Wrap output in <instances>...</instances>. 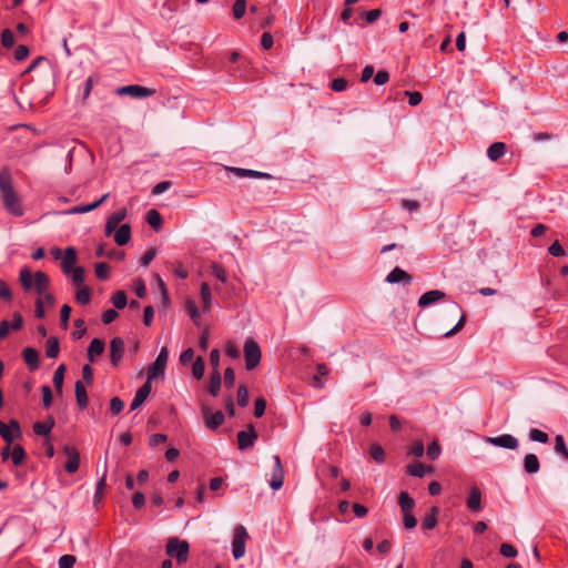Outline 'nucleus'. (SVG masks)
Instances as JSON below:
<instances>
[{
	"mask_svg": "<svg viewBox=\"0 0 568 568\" xmlns=\"http://www.w3.org/2000/svg\"><path fill=\"white\" fill-rule=\"evenodd\" d=\"M19 282L26 292L34 290L39 297L42 298V303H47L50 306L54 304V296L47 293L50 286V278L44 272L37 271L32 274L30 268L23 267L20 270Z\"/></svg>",
	"mask_w": 568,
	"mask_h": 568,
	"instance_id": "f257e3e1",
	"label": "nucleus"
},
{
	"mask_svg": "<svg viewBox=\"0 0 568 568\" xmlns=\"http://www.w3.org/2000/svg\"><path fill=\"white\" fill-rule=\"evenodd\" d=\"M0 196L4 210L13 216H22L23 207L21 197L17 193L11 172L8 168L0 170Z\"/></svg>",
	"mask_w": 568,
	"mask_h": 568,
	"instance_id": "f03ea898",
	"label": "nucleus"
},
{
	"mask_svg": "<svg viewBox=\"0 0 568 568\" xmlns=\"http://www.w3.org/2000/svg\"><path fill=\"white\" fill-rule=\"evenodd\" d=\"M245 368L254 369L261 362V348L253 338H247L244 343Z\"/></svg>",
	"mask_w": 568,
	"mask_h": 568,
	"instance_id": "7ed1b4c3",
	"label": "nucleus"
},
{
	"mask_svg": "<svg viewBox=\"0 0 568 568\" xmlns=\"http://www.w3.org/2000/svg\"><path fill=\"white\" fill-rule=\"evenodd\" d=\"M248 538L247 530L244 526L239 525L234 529L232 540V555L234 559H240L245 555V544Z\"/></svg>",
	"mask_w": 568,
	"mask_h": 568,
	"instance_id": "20e7f679",
	"label": "nucleus"
},
{
	"mask_svg": "<svg viewBox=\"0 0 568 568\" xmlns=\"http://www.w3.org/2000/svg\"><path fill=\"white\" fill-rule=\"evenodd\" d=\"M169 352L166 347H162L154 363L150 366L148 371V379L152 383V381L158 378H163L165 373V367L168 364Z\"/></svg>",
	"mask_w": 568,
	"mask_h": 568,
	"instance_id": "39448f33",
	"label": "nucleus"
},
{
	"mask_svg": "<svg viewBox=\"0 0 568 568\" xmlns=\"http://www.w3.org/2000/svg\"><path fill=\"white\" fill-rule=\"evenodd\" d=\"M0 436L8 445H11L14 438L21 437V428L18 420L10 419L8 425L0 420Z\"/></svg>",
	"mask_w": 568,
	"mask_h": 568,
	"instance_id": "423d86ee",
	"label": "nucleus"
},
{
	"mask_svg": "<svg viewBox=\"0 0 568 568\" xmlns=\"http://www.w3.org/2000/svg\"><path fill=\"white\" fill-rule=\"evenodd\" d=\"M202 413L204 424L210 430H216L224 423L225 417L222 410L213 412L210 407H203Z\"/></svg>",
	"mask_w": 568,
	"mask_h": 568,
	"instance_id": "0eeeda50",
	"label": "nucleus"
},
{
	"mask_svg": "<svg viewBox=\"0 0 568 568\" xmlns=\"http://www.w3.org/2000/svg\"><path fill=\"white\" fill-rule=\"evenodd\" d=\"M236 437H237L239 449L245 450V449L254 446L255 440L257 439L258 435H257L254 426L252 424H250L245 430L239 432Z\"/></svg>",
	"mask_w": 568,
	"mask_h": 568,
	"instance_id": "6e6552de",
	"label": "nucleus"
},
{
	"mask_svg": "<svg viewBox=\"0 0 568 568\" xmlns=\"http://www.w3.org/2000/svg\"><path fill=\"white\" fill-rule=\"evenodd\" d=\"M485 442L497 447L506 449H517L519 446L518 439L510 434H503L496 437H485Z\"/></svg>",
	"mask_w": 568,
	"mask_h": 568,
	"instance_id": "1a4fd4ad",
	"label": "nucleus"
},
{
	"mask_svg": "<svg viewBox=\"0 0 568 568\" xmlns=\"http://www.w3.org/2000/svg\"><path fill=\"white\" fill-rule=\"evenodd\" d=\"M116 93L120 95H130L132 98H148L154 94V90L139 84H130L118 88Z\"/></svg>",
	"mask_w": 568,
	"mask_h": 568,
	"instance_id": "9d476101",
	"label": "nucleus"
},
{
	"mask_svg": "<svg viewBox=\"0 0 568 568\" xmlns=\"http://www.w3.org/2000/svg\"><path fill=\"white\" fill-rule=\"evenodd\" d=\"M63 452L68 458L64 464V469L69 474H73L79 469L80 466V454L75 447L65 445Z\"/></svg>",
	"mask_w": 568,
	"mask_h": 568,
	"instance_id": "9b49d317",
	"label": "nucleus"
},
{
	"mask_svg": "<svg viewBox=\"0 0 568 568\" xmlns=\"http://www.w3.org/2000/svg\"><path fill=\"white\" fill-rule=\"evenodd\" d=\"M124 354V342L121 337H113L110 342V361L118 367Z\"/></svg>",
	"mask_w": 568,
	"mask_h": 568,
	"instance_id": "f8f14e48",
	"label": "nucleus"
},
{
	"mask_svg": "<svg viewBox=\"0 0 568 568\" xmlns=\"http://www.w3.org/2000/svg\"><path fill=\"white\" fill-rule=\"evenodd\" d=\"M274 459V469L272 473V479L270 481V486L274 490H278L283 486L284 481V469L281 463L280 456H273Z\"/></svg>",
	"mask_w": 568,
	"mask_h": 568,
	"instance_id": "ddd939ff",
	"label": "nucleus"
},
{
	"mask_svg": "<svg viewBox=\"0 0 568 568\" xmlns=\"http://www.w3.org/2000/svg\"><path fill=\"white\" fill-rule=\"evenodd\" d=\"M152 389V383L150 381H146L135 393V396L131 403V410L136 409L140 407L145 399L149 397Z\"/></svg>",
	"mask_w": 568,
	"mask_h": 568,
	"instance_id": "4468645a",
	"label": "nucleus"
},
{
	"mask_svg": "<svg viewBox=\"0 0 568 568\" xmlns=\"http://www.w3.org/2000/svg\"><path fill=\"white\" fill-rule=\"evenodd\" d=\"M446 294L439 290H433L424 293L418 300L419 307H427L436 302L444 300Z\"/></svg>",
	"mask_w": 568,
	"mask_h": 568,
	"instance_id": "2eb2a0df",
	"label": "nucleus"
},
{
	"mask_svg": "<svg viewBox=\"0 0 568 568\" xmlns=\"http://www.w3.org/2000/svg\"><path fill=\"white\" fill-rule=\"evenodd\" d=\"M77 263V252H75V248L72 247V246H69L65 248L64 251V256H63V260H62V263H61V268H62V272L64 274H70L71 271Z\"/></svg>",
	"mask_w": 568,
	"mask_h": 568,
	"instance_id": "dca6fc26",
	"label": "nucleus"
},
{
	"mask_svg": "<svg viewBox=\"0 0 568 568\" xmlns=\"http://www.w3.org/2000/svg\"><path fill=\"white\" fill-rule=\"evenodd\" d=\"M229 171L234 173L237 178H252V179H271V174L255 171V170H248V169H242V168H229Z\"/></svg>",
	"mask_w": 568,
	"mask_h": 568,
	"instance_id": "f3484780",
	"label": "nucleus"
},
{
	"mask_svg": "<svg viewBox=\"0 0 568 568\" xmlns=\"http://www.w3.org/2000/svg\"><path fill=\"white\" fill-rule=\"evenodd\" d=\"M412 276L400 267L396 266L393 268L389 274L386 276V282L388 283H399L404 282L405 284L412 283Z\"/></svg>",
	"mask_w": 568,
	"mask_h": 568,
	"instance_id": "a211bd4d",
	"label": "nucleus"
},
{
	"mask_svg": "<svg viewBox=\"0 0 568 568\" xmlns=\"http://www.w3.org/2000/svg\"><path fill=\"white\" fill-rule=\"evenodd\" d=\"M467 507L470 511H479L481 509V491L477 486H473L467 498Z\"/></svg>",
	"mask_w": 568,
	"mask_h": 568,
	"instance_id": "6ab92c4d",
	"label": "nucleus"
},
{
	"mask_svg": "<svg viewBox=\"0 0 568 568\" xmlns=\"http://www.w3.org/2000/svg\"><path fill=\"white\" fill-rule=\"evenodd\" d=\"M109 197V193L103 194L98 201L90 204H81L73 206L70 209L71 214H84L98 209L106 199Z\"/></svg>",
	"mask_w": 568,
	"mask_h": 568,
	"instance_id": "aec40b11",
	"label": "nucleus"
},
{
	"mask_svg": "<svg viewBox=\"0 0 568 568\" xmlns=\"http://www.w3.org/2000/svg\"><path fill=\"white\" fill-rule=\"evenodd\" d=\"M75 400L80 409L88 407V394L84 384L81 381H77L74 384Z\"/></svg>",
	"mask_w": 568,
	"mask_h": 568,
	"instance_id": "412c9836",
	"label": "nucleus"
},
{
	"mask_svg": "<svg viewBox=\"0 0 568 568\" xmlns=\"http://www.w3.org/2000/svg\"><path fill=\"white\" fill-rule=\"evenodd\" d=\"M54 427V419L49 416L45 422H37L33 425V432L38 436L49 437L51 429Z\"/></svg>",
	"mask_w": 568,
	"mask_h": 568,
	"instance_id": "4be33fe9",
	"label": "nucleus"
},
{
	"mask_svg": "<svg viewBox=\"0 0 568 568\" xmlns=\"http://www.w3.org/2000/svg\"><path fill=\"white\" fill-rule=\"evenodd\" d=\"M184 307H185L186 314L190 316L192 322L196 326H200L201 325V314H200V310H199L195 301L192 298H186L185 303H184Z\"/></svg>",
	"mask_w": 568,
	"mask_h": 568,
	"instance_id": "5701e85b",
	"label": "nucleus"
},
{
	"mask_svg": "<svg viewBox=\"0 0 568 568\" xmlns=\"http://www.w3.org/2000/svg\"><path fill=\"white\" fill-rule=\"evenodd\" d=\"M524 469L527 474L532 475L539 471L540 463L537 455L530 453L524 457Z\"/></svg>",
	"mask_w": 568,
	"mask_h": 568,
	"instance_id": "b1692460",
	"label": "nucleus"
},
{
	"mask_svg": "<svg viewBox=\"0 0 568 568\" xmlns=\"http://www.w3.org/2000/svg\"><path fill=\"white\" fill-rule=\"evenodd\" d=\"M131 239V226L129 224H122L118 227L114 233V242L122 246L125 245Z\"/></svg>",
	"mask_w": 568,
	"mask_h": 568,
	"instance_id": "393cba45",
	"label": "nucleus"
},
{
	"mask_svg": "<svg viewBox=\"0 0 568 568\" xmlns=\"http://www.w3.org/2000/svg\"><path fill=\"white\" fill-rule=\"evenodd\" d=\"M104 352V342L100 338H93L88 347V359L93 363L95 356Z\"/></svg>",
	"mask_w": 568,
	"mask_h": 568,
	"instance_id": "a878e982",
	"label": "nucleus"
},
{
	"mask_svg": "<svg viewBox=\"0 0 568 568\" xmlns=\"http://www.w3.org/2000/svg\"><path fill=\"white\" fill-rule=\"evenodd\" d=\"M201 303L204 312H210L212 306L211 287L206 282L201 284L200 288Z\"/></svg>",
	"mask_w": 568,
	"mask_h": 568,
	"instance_id": "bb28decb",
	"label": "nucleus"
},
{
	"mask_svg": "<svg viewBox=\"0 0 568 568\" xmlns=\"http://www.w3.org/2000/svg\"><path fill=\"white\" fill-rule=\"evenodd\" d=\"M23 359L31 369H36L39 365V353L36 348L27 347L22 352Z\"/></svg>",
	"mask_w": 568,
	"mask_h": 568,
	"instance_id": "cd10ccee",
	"label": "nucleus"
},
{
	"mask_svg": "<svg viewBox=\"0 0 568 568\" xmlns=\"http://www.w3.org/2000/svg\"><path fill=\"white\" fill-rule=\"evenodd\" d=\"M506 152V145L503 142H494L487 150V156L491 161L499 160Z\"/></svg>",
	"mask_w": 568,
	"mask_h": 568,
	"instance_id": "c85d7f7f",
	"label": "nucleus"
},
{
	"mask_svg": "<svg viewBox=\"0 0 568 568\" xmlns=\"http://www.w3.org/2000/svg\"><path fill=\"white\" fill-rule=\"evenodd\" d=\"M398 505L403 514L412 513L415 506V500L408 495V493L402 491L398 496Z\"/></svg>",
	"mask_w": 568,
	"mask_h": 568,
	"instance_id": "c756f323",
	"label": "nucleus"
},
{
	"mask_svg": "<svg viewBox=\"0 0 568 568\" xmlns=\"http://www.w3.org/2000/svg\"><path fill=\"white\" fill-rule=\"evenodd\" d=\"M64 373H65V366L63 364H61L60 366H58V368L55 369V372L53 374L52 382H53L54 388L58 394L62 393Z\"/></svg>",
	"mask_w": 568,
	"mask_h": 568,
	"instance_id": "7c9ffc66",
	"label": "nucleus"
},
{
	"mask_svg": "<svg viewBox=\"0 0 568 568\" xmlns=\"http://www.w3.org/2000/svg\"><path fill=\"white\" fill-rule=\"evenodd\" d=\"M438 514H439V509L436 506L432 507L430 514L427 515L422 523L423 528L427 529V530L434 529L437 525Z\"/></svg>",
	"mask_w": 568,
	"mask_h": 568,
	"instance_id": "2f4dec72",
	"label": "nucleus"
},
{
	"mask_svg": "<svg viewBox=\"0 0 568 568\" xmlns=\"http://www.w3.org/2000/svg\"><path fill=\"white\" fill-rule=\"evenodd\" d=\"M145 220L152 229H154L155 231L160 230L162 225V217L156 210L152 209L148 211Z\"/></svg>",
	"mask_w": 568,
	"mask_h": 568,
	"instance_id": "473e14b6",
	"label": "nucleus"
},
{
	"mask_svg": "<svg viewBox=\"0 0 568 568\" xmlns=\"http://www.w3.org/2000/svg\"><path fill=\"white\" fill-rule=\"evenodd\" d=\"M221 388V375L220 372H212L209 384V393L216 397Z\"/></svg>",
	"mask_w": 568,
	"mask_h": 568,
	"instance_id": "72a5a7b5",
	"label": "nucleus"
},
{
	"mask_svg": "<svg viewBox=\"0 0 568 568\" xmlns=\"http://www.w3.org/2000/svg\"><path fill=\"white\" fill-rule=\"evenodd\" d=\"M26 459V452L22 446L16 445L11 452V460L14 466H20Z\"/></svg>",
	"mask_w": 568,
	"mask_h": 568,
	"instance_id": "f704fd0d",
	"label": "nucleus"
},
{
	"mask_svg": "<svg viewBox=\"0 0 568 568\" xmlns=\"http://www.w3.org/2000/svg\"><path fill=\"white\" fill-rule=\"evenodd\" d=\"M59 342L55 337L51 336L48 341H47V349H45V355L47 357L49 358H55L58 355H59Z\"/></svg>",
	"mask_w": 568,
	"mask_h": 568,
	"instance_id": "c9c22d12",
	"label": "nucleus"
},
{
	"mask_svg": "<svg viewBox=\"0 0 568 568\" xmlns=\"http://www.w3.org/2000/svg\"><path fill=\"white\" fill-rule=\"evenodd\" d=\"M555 452L561 455L566 460H568V448L565 443V438L562 435H557L555 437Z\"/></svg>",
	"mask_w": 568,
	"mask_h": 568,
	"instance_id": "e433bc0d",
	"label": "nucleus"
},
{
	"mask_svg": "<svg viewBox=\"0 0 568 568\" xmlns=\"http://www.w3.org/2000/svg\"><path fill=\"white\" fill-rule=\"evenodd\" d=\"M529 439L532 442L546 444L549 440V436L547 433H545L538 428H531L529 430Z\"/></svg>",
	"mask_w": 568,
	"mask_h": 568,
	"instance_id": "4c0bfd02",
	"label": "nucleus"
},
{
	"mask_svg": "<svg viewBox=\"0 0 568 568\" xmlns=\"http://www.w3.org/2000/svg\"><path fill=\"white\" fill-rule=\"evenodd\" d=\"M75 301L82 305L89 304L91 301L90 288L87 286H82L80 290H78V292L75 294Z\"/></svg>",
	"mask_w": 568,
	"mask_h": 568,
	"instance_id": "58836bf2",
	"label": "nucleus"
},
{
	"mask_svg": "<svg viewBox=\"0 0 568 568\" xmlns=\"http://www.w3.org/2000/svg\"><path fill=\"white\" fill-rule=\"evenodd\" d=\"M246 12V1L245 0H236L232 8V13L234 19L240 20L244 17Z\"/></svg>",
	"mask_w": 568,
	"mask_h": 568,
	"instance_id": "ea45409f",
	"label": "nucleus"
},
{
	"mask_svg": "<svg viewBox=\"0 0 568 568\" xmlns=\"http://www.w3.org/2000/svg\"><path fill=\"white\" fill-rule=\"evenodd\" d=\"M205 364L201 356H199L192 365V374L194 378L201 379L204 375Z\"/></svg>",
	"mask_w": 568,
	"mask_h": 568,
	"instance_id": "a19ab883",
	"label": "nucleus"
},
{
	"mask_svg": "<svg viewBox=\"0 0 568 568\" xmlns=\"http://www.w3.org/2000/svg\"><path fill=\"white\" fill-rule=\"evenodd\" d=\"M112 304L114 305L115 308H119V310H122L128 304V298H126V294L124 291H118L113 296H112Z\"/></svg>",
	"mask_w": 568,
	"mask_h": 568,
	"instance_id": "79ce46f5",
	"label": "nucleus"
},
{
	"mask_svg": "<svg viewBox=\"0 0 568 568\" xmlns=\"http://www.w3.org/2000/svg\"><path fill=\"white\" fill-rule=\"evenodd\" d=\"M369 454H371V457L375 462H377L379 464L384 463V460H385V453H384V449H383L382 446H379L377 444L372 445L371 448H369Z\"/></svg>",
	"mask_w": 568,
	"mask_h": 568,
	"instance_id": "37998d69",
	"label": "nucleus"
},
{
	"mask_svg": "<svg viewBox=\"0 0 568 568\" xmlns=\"http://www.w3.org/2000/svg\"><path fill=\"white\" fill-rule=\"evenodd\" d=\"M211 274L222 283H226L227 281L226 272L220 264L213 263L211 265Z\"/></svg>",
	"mask_w": 568,
	"mask_h": 568,
	"instance_id": "c03bdc74",
	"label": "nucleus"
},
{
	"mask_svg": "<svg viewBox=\"0 0 568 568\" xmlns=\"http://www.w3.org/2000/svg\"><path fill=\"white\" fill-rule=\"evenodd\" d=\"M407 473L414 477H423L425 475V466L422 463H413L407 467Z\"/></svg>",
	"mask_w": 568,
	"mask_h": 568,
	"instance_id": "a18cd8bd",
	"label": "nucleus"
},
{
	"mask_svg": "<svg viewBox=\"0 0 568 568\" xmlns=\"http://www.w3.org/2000/svg\"><path fill=\"white\" fill-rule=\"evenodd\" d=\"M1 44L9 49V48H12L13 44H14V37H13V33L10 29H4L2 32H1Z\"/></svg>",
	"mask_w": 568,
	"mask_h": 568,
	"instance_id": "49530a36",
	"label": "nucleus"
},
{
	"mask_svg": "<svg viewBox=\"0 0 568 568\" xmlns=\"http://www.w3.org/2000/svg\"><path fill=\"white\" fill-rule=\"evenodd\" d=\"M72 275V282L73 284L81 286L84 282V268L81 266H78L73 268L70 273Z\"/></svg>",
	"mask_w": 568,
	"mask_h": 568,
	"instance_id": "de8ad7c7",
	"label": "nucleus"
},
{
	"mask_svg": "<svg viewBox=\"0 0 568 568\" xmlns=\"http://www.w3.org/2000/svg\"><path fill=\"white\" fill-rule=\"evenodd\" d=\"M499 552L500 555L507 558H514L518 554L517 549L513 545L507 542L500 545Z\"/></svg>",
	"mask_w": 568,
	"mask_h": 568,
	"instance_id": "09e8293b",
	"label": "nucleus"
},
{
	"mask_svg": "<svg viewBox=\"0 0 568 568\" xmlns=\"http://www.w3.org/2000/svg\"><path fill=\"white\" fill-rule=\"evenodd\" d=\"M237 404L241 407H245L248 404V392L244 385L237 388Z\"/></svg>",
	"mask_w": 568,
	"mask_h": 568,
	"instance_id": "8fccbe9b",
	"label": "nucleus"
},
{
	"mask_svg": "<svg viewBox=\"0 0 568 568\" xmlns=\"http://www.w3.org/2000/svg\"><path fill=\"white\" fill-rule=\"evenodd\" d=\"M95 275L99 280L105 281L109 277V265L104 262L95 265Z\"/></svg>",
	"mask_w": 568,
	"mask_h": 568,
	"instance_id": "3c124183",
	"label": "nucleus"
},
{
	"mask_svg": "<svg viewBox=\"0 0 568 568\" xmlns=\"http://www.w3.org/2000/svg\"><path fill=\"white\" fill-rule=\"evenodd\" d=\"M189 549H190L189 542L186 540H181L180 539V544H179V560H180V564L185 562L187 560Z\"/></svg>",
	"mask_w": 568,
	"mask_h": 568,
	"instance_id": "603ef678",
	"label": "nucleus"
},
{
	"mask_svg": "<svg viewBox=\"0 0 568 568\" xmlns=\"http://www.w3.org/2000/svg\"><path fill=\"white\" fill-rule=\"evenodd\" d=\"M77 559L72 555H63L59 558V568H73Z\"/></svg>",
	"mask_w": 568,
	"mask_h": 568,
	"instance_id": "864d4df0",
	"label": "nucleus"
},
{
	"mask_svg": "<svg viewBox=\"0 0 568 568\" xmlns=\"http://www.w3.org/2000/svg\"><path fill=\"white\" fill-rule=\"evenodd\" d=\"M265 408L266 400L263 397L257 398L254 403V416L261 418L265 413Z\"/></svg>",
	"mask_w": 568,
	"mask_h": 568,
	"instance_id": "5fc2aeb1",
	"label": "nucleus"
},
{
	"mask_svg": "<svg viewBox=\"0 0 568 568\" xmlns=\"http://www.w3.org/2000/svg\"><path fill=\"white\" fill-rule=\"evenodd\" d=\"M166 554L172 559H178V537H173L169 539V542L166 545Z\"/></svg>",
	"mask_w": 568,
	"mask_h": 568,
	"instance_id": "6e6d98bb",
	"label": "nucleus"
},
{
	"mask_svg": "<svg viewBox=\"0 0 568 568\" xmlns=\"http://www.w3.org/2000/svg\"><path fill=\"white\" fill-rule=\"evenodd\" d=\"M155 255H156L155 248L151 247V248L146 250V252L140 258V265L143 267L148 266L154 260Z\"/></svg>",
	"mask_w": 568,
	"mask_h": 568,
	"instance_id": "4d7b16f0",
	"label": "nucleus"
},
{
	"mask_svg": "<svg viewBox=\"0 0 568 568\" xmlns=\"http://www.w3.org/2000/svg\"><path fill=\"white\" fill-rule=\"evenodd\" d=\"M153 281H154V283L158 284V288H159V291H160V293L162 295L163 303H166L168 300H169V296H168V290H166L165 283L163 282V280L158 274H155L153 276Z\"/></svg>",
	"mask_w": 568,
	"mask_h": 568,
	"instance_id": "13d9d810",
	"label": "nucleus"
},
{
	"mask_svg": "<svg viewBox=\"0 0 568 568\" xmlns=\"http://www.w3.org/2000/svg\"><path fill=\"white\" fill-rule=\"evenodd\" d=\"M124 407V403L119 397H112L110 400V412L112 415H118Z\"/></svg>",
	"mask_w": 568,
	"mask_h": 568,
	"instance_id": "bf43d9fd",
	"label": "nucleus"
},
{
	"mask_svg": "<svg viewBox=\"0 0 568 568\" xmlns=\"http://www.w3.org/2000/svg\"><path fill=\"white\" fill-rule=\"evenodd\" d=\"M42 404L45 408L50 407L52 404V390L48 385L42 386Z\"/></svg>",
	"mask_w": 568,
	"mask_h": 568,
	"instance_id": "052dcab7",
	"label": "nucleus"
},
{
	"mask_svg": "<svg viewBox=\"0 0 568 568\" xmlns=\"http://www.w3.org/2000/svg\"><path fill=\"white\" fill-rule=\"evenodd\" d=\"M440 455V446L437 442H433L427 448V457L435 460Z\"/></svg>",
	"mask_w": 568,
	"mask_h": 568,
	"instance_id": "680f3d73",
	"label": "nucleus"
},
{
	"mask_svg": "<svg viewBox=\"0 0 568 568\" xmlns=\"http://www.w3.org/2000/svg\"><path fill=\"white\" fill-rule=\"evenodd\" d=\"M235 383V373L232 367H227L224 371V385L227 388H232Z\"/></svg>",
	"mask_w": 568,
	"mask_h": 568,
	"instance_id": "e2e57ef3",
	"label": "nucleus"
},
{
	"mask_svg": "<svg viewBox=\"0 0 568 568\" xmlns=\"http://www.w3.org/2000/svg\"><path fill=\"white\" fill-rule=\"evenodd\" d=\"M405 95L408 97V103L412 106L418 105L423 100V95L418 91H414V92L405 91Z\"/></svg>",
	"mask_w": 568,
	"mask_h": 568,
	"instance_id": "0e129e2a",
	"label": "nucleus"
},
{
	"mask_svg": "<svg viewBox=\"0 0 568 568\" xmlns=\"http://www.w3.org/2000/svg\"><path fill=\"white\" fill-rule=\"evenodd\" d=\"M29 48L24 44H20L17 47L16 51H14V59L17 61H23L24 59H27V57L29 55Z\"/></svg>",
	"mask_w": 568,
	"mask_h": 568,
	"instance_id": "69168bd1",
	"label": "nucleus"
},
{
	"mask_svg": "<svg viewBox=\"0 0 568 568\" xmlns=\"http://www.w3.org/2000/svg\"><path fill=\"white\" fill-rule=\"evenodd\" d=\"M381 16H382V10L381 9H374V10L364 12L362 17H363V19L366 20L367 23H373Z\"/></svg>",
	"mask_w": 568,
	"mask_h": 568,
	"instance_id": "338daca9",
	"label": "nucleus"
},
{
	"mask_svg": "<svg viewBox=\"0 0 568 568\" xmlns=\"http://www.w3.org/2000/svg\"><path fill=\"white\" fill-rule=\"evenodd\" d=\"M389 80V73L386 70H379L374 77V83L377 85H383L387 83Z\"/></svg>",
	"mask_w": 568,
	"mask_h": 568,
	"instance_id": "774afa93",
	"label": "nucleus"
}]
</instances>
